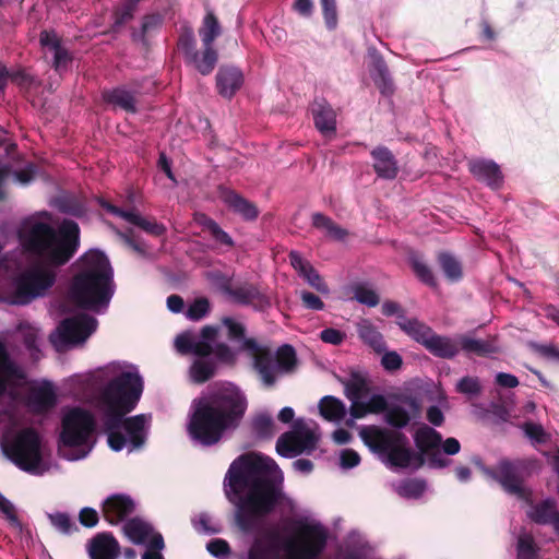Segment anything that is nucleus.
Masks as SVG:
<instances>
[{
  "label": "nucleus",
  "mask_w": 559,
  "mask_h": 559,
  "mask_svg": "<svg viewBox=\"0 0 559 559\" xmlns=\"http://www.w3.org/2000/svg\"><path fill=\"white\" fill-rule=\"evenodd\" d=\"M96 420L93 413L82 407L66 411L61 419L58 453L67 461L85 459L96 443Z\"/></svg>",
  "instance_id": "9d476101"
},
{
  "label": "nucleus",
  "mask_w": 559,
  "mask_h": 559,
  "mask_svg": "<svg viewBox=\"0 0 559 559\" xmlns=\"http://www.w3.org/2000/svg\"><path fill=\"white\" fill-rule=\"evenodd\" d=\"M312 225L334 240H343L347 235L345 229L322 213H314L312 215Z\"/></svg>",
  "instance_id": "58836bf2"
},
{
  "label": "nucleus",
  "mask_w": 559,
  "mask_h": 559,
  "mask_svg": "<svg viewBox=\"0 0 559 559\" xmlns=\"http://www.w3.org/2000/svg\"><path fill=\"white\" fill-rule=\"evenodd\" d=\"M90 559H118L120 546L109 533H99L87 545Z\"/></svg>",
  "instance_id": "393cba45"
},
{
  "label": "nucleus",
  "mask_w": 559,
  "mask_h": 559,
  "mask_svg": "<svg viewBox=\"0 0 559 559\" xmlns=\"http://www.w3.org/2000/svg\"><path fill=\"white\" fill-rule=\"evenodd\" d=\"M381 365L386 371H395L402 366V357L396 352H382Z\"/></svg>",
  "instance_id": "e2e57ef3"
},
{
  "label": "nucleus",
  "mask_w": 559,
  "mask_h": 559,
  "mask_svg": "<svg viewBox=\"0 0 559 559\" xmlns=\"http://www.w3.org/2000/svg\"><path fill=\"white\" fill-rule=\"evenodd\" d=\"M325 25L329 29H335L337 26L336 0H320Z\"/></svg>",
  "instance_id": "5fc2aeb1"
},
{
  "label": "nucleus",
  "mask_w": 559,
  "mask_h": 559,
  "mask_svg": "<svg viewBox=\"0 0 559 559\" xmlns=\"http://www.w3.org/2000/svg\"><path fill=\"white\" fill-rule=\"evenodd\" d=\"M224 202L236 213L246 219H254L258 216L257 207L248 200L241 198L234 191L224 193Z\"/></svg>",
  "instance_id": "4c0bfd02"
},
{
  "label": "nucleus",
  "mask_w": 559,
  "mask_h": 559,
  "mask_svg": "<svg viewBox=\"0 0 559 559\" xmlns=\"http://www.w3.org/2000/svg\"><path fill=\"white\" fill-rule=\"evenodd\" d=\"M360 463L359 454L352 449H344L340 453V466L344 469L353 468Z\"/></svg>",
  "instance_id": "338daca9"
},
{
  "label": "nucleus",
  "mask_w": 559,
  "mask_h": 559,
  "mask_svg": "<svg viewBox=\"0 0 559 559\" xmlns=\"http://www.w3.org/2000/svg\"><path fill=\"white\" fill-rule=\"evenodd\" d=\"M455 390L469 397L477 396L481 392L480 380L477 377H463L457 381Z\"/></svg>",
  "instance_id": "3c124183"
},
{
  "label": "nucleus",
  "mask_w": 559,
  "mask_h": 559,
  "mask_svg": "<svg viewBox=\"0 0 559 559\" xmlns=\"http://www.w3.org/2000/svg\"><path fill=\"white\" fill-rule=\"evenodd\" d=\"M253 431L260 438H270L276 432L275 421L267 414L258 415L252 423Z\"/></svg>",
  "instance_id": "09e8293b"
},
{
  "label": "nucleus",
  "mask_w": 559,
  "mask_h": 559,
  "mask_svg": "<svg viewBox=\"0 0 559 559\" xmlns=\"http://www.w3.org/2000/svg\"><path fill=\"white\" fill-rule=\"evenodd\" d=\"M359 436L371 452L394 468H418L424 463V455L430 467H445L451 461L444 455H454L461 450L457 439L451 437L442 440L441 435L427 425L420 426L414 435L420 453L413 451L408 447V439L397 430L365 426Z\"/></svg>",
  "instance_id": "20e7f679"
},
{
  "label": "nucleus",
  "mask_w": 559,
  "mask_h": 559,
  "mask_svg": "<svg viewBox=\"0 0 559 559\" xmlns=\"http://www.w3.org/2000/svg\"><path fill=\"white\" fill-rule=\"evenodd\" d=\"M396 323L401 330H403L408 336H411L417 343H420L423 346H426L433 332L432 329L425 323L418 321L417 319H407L405 314H400L399 321H396Z\"/></svg>",
  "instance_id": "f704fd0d"
},
{
  "label": "nucleus",
  "mask_w": 559,
  "mask_h": 559,
  "mask_svg": "<svg viewBox=\"0 0 559 559\" xmlns=\"http://www.w3.org/2000/svg\"><path fill=\"white\" fill-rule=\"evenodd\" d=\"M218 332L219 328L206 325L200 333L187 331L175 338L178 353L195 357L190 367V377L197 383H203L214 376V358L225 364H231L236 359L235 350L225 344L216 343Z\"/></svg>",
  "instance_id": "6e6552de"
},
{
  "label": "nucleus",
  "mask_w": 559,
  "mask_h": 559,
  "mask_svg": "<svg viewBox=\"0 0 559 559\" xmlns=\"http://www.w3.org/2000/svg\"><path fill=\"white\" fill-rule=\"evenodd\" d=\"M289 261L299 276H301L312 288L321 294H329V287L325 282L314 270V267L300 255L299 252L292 251L289 253Z\"/></svg>",
  "instance_id": "bb28decb"
},
{
  "label": "nucleus",
  "mask_w": 559,
  "mask_h": 559,
  "mask_svg": "<svg viewBox=\"0 0 559 559\" xmlns=\"http://www.w3.org/2000/svg\"><path fill=\"white\" fill-rule=\"evenodd\" d=\"M5 452L19 468L32 475L41 476L51 468V464L44 457L41 439L32 428L19 431L7 443Z\"/></svg>",
  "instance_id": "9b49d317"
},
{
  "label": "nucleus",
  "mask_w": 559,
  "mask_h": 559,
  "mask_svg": "<svg viewBox=\"0 0 559 559\" xmlns=\"http://www.w3.org/2000/svg\"><path fill=\"white\" fill-rule=\"evenodd\" d=\"M0 511L4 514L9 523L14 527H21V523L15 514V508L11 501H9L0 492Z\"/></svg>",
  "instance_id": "052dcab7"
},
{
  "label": "nucleus",
  "mask_w": 559,
  "mask_h": 559,
  "mask_svg": "<svg viewBox=\"0 0 559 559\" xmlns=\"http://www.w3.org/2000/svg\"><path fill=\"white\" fill-rule=\"evenodd\" d=\"M223 326L233 341L241 342V348L252 358L253 368L265 386H272L278 377L289 373L297 364L296 352L290 345L281 346L274 354L266 345L253 338H245V326L233 318H224Z\"/></svg>",
  "instance_id": "1a4fd4ad"
},
{
  "label": "nucleus",
  "mask_w": 559,
  "mask_h": 559,
  "mask_svg": "<svg viewBox=\"0 0 559 559\" xmlns=\"http://www.w3.org/2000/svg\"><path fill=\"white\" fill-rule=\"evenodd\" d=\"M537 546L534 537L528 533H522L518 537L516 559H537Z\"/></svg>",
  "instance_id": "c03bdc74"
},
{
  "label": "nucleus",
  "mask_w": 559,
  "mask_h": 559,
  "mask_svg": "<svg viewBox=\"0 0 559 559\" xmlns=\"http://www.w3.org/2000/svg\"><path fill=\"white\" fill-rule=\"evenodd\" d=\"M210 278L218 286L219 290L228 296L234 302L240 305H252L254 307H263L267 304L266 298L253 285H242L233 288L230 280L219 273H212Z\"/></svg>",
  "instance_id": "dca6fc26"
},
{
  "label": "nucleus",
  "mask_w": 559,
  "mask_h": 559,
  "mask_svg": "<svg viewBox=\"0 0 559 559\" xmlns=\"http://www.w3.org/2000/svg\"><path fill=\"white\" fill-rule=\"evenodd\" d=\"M179 46L185 53L186 60L202 75H207L214 70L218 59L217 51L214 47L203 46L202 53H199L195 50V41L192 31H189L181 36Z\"/></svg>",
  "instance_id": "2eb2a0df"
},
{
  "label": "nucleus",
  "mask_w": 559,
  "mask_h": 559,
  "mask_svg": "<svg viewBox=\"0 0 559 559\" xmlns=\"http://www.w3.org/2000/svg\"><path fill=\"white\" fill-rule=\"evenodd\" d=\"M283 481V472L269 456L246 454L230 464L224 492L235 508V523L241 532L258 530L283 500L294 510V501L284 496Z\"/></svg>",
  "instance_id": "7ed1b4c3"
},
{
  "label": "nucleus",
  "mask_w": 559,
  "mask_h": 559,
  "mask_svg": "<svg viewBox=\"0 0 559 559\" xmlns=\"http://www.w3.org/2000/svg\"><path fill=\"white\" fill-rule=\"evenodd\" d=\"M119 236L123 239V241L132 248L138 254L143 258H151V252L148 251L146 245L142 241H139L131 237L129 234L120 233Z\"/></svg>",
  "instance_id": "774afa93"
},
{
  "label": "nucleus",
  "mask_w": 559,
  "mask_h": 559,
  "mask_svg": "<svg viewBox=\"0 0 559 559\" xmlns=\"http://www.w3.org/2000/svg\"><path fill=\"white\" fill-rule=\"evenodd\" d=\"M123 532L132 543L138 545H145L147 549L164 548L163 536L158 533H155L148 523L138 518L126 522L123 525Z\"/></svg>",
  "instance_id": "6ab92c4d"
},
{
  "label": "nucleus",
  "mask_w": 559,
  "mask_h": 559,
  "mask_svg": "<svg viewBox=\"0 0 559 559\" xmlns=\"http://www.w3.org/2000/svg\"><path fill=\"white\" fill-rule=\"evenodd\" d=\"M314 126L324 136H331L336 131V112L323 98L316 99L311 105Z\"/></svg>",
  "instance_id": "b1692460"
},
{
  "label": "nucleus",
  "mask_w": 559,
  "mask_h": 559,
  "mask_svg": "<svg viewBox=\"0 0 559 559\" xmlns=\"http://www.w3.org/2000/svg\"><path fill=\"white\" fill-rule=\"evenodd\" d=\"M37 174V167L33 163H28L21 170L14 171L13 177L16 182L25 186L32 182Z\"/></svg>",
  "instance_id": "0e129e2a"
},
{
  "label": "nucleus",
  "mask_w": 559,
  "mask_h": 559,
  "mask_svg": "<svg viewBox=\"0 0 559 559\" xmlns=\"http://www.w3.org/2000/svg\"><path fill=\"white\" fill-rule=\"evenodd\" d=\"M483 472L498 481L510 495L526 498L527 492L523 486L524 467L520 462L501 461L496 471L481 466Z\"/></svg>",
  "instance_id": "4468645a"
},
{
  "label": "nucleus",
  "mask_w": 559,
  "mask_h": 559,
  "mask_svg": "<svg viewBox=\"0 0 559 559\" xmlns=\"http://www.w3.org/2000/svg\"><path fill=\"white\" fill-rule=\"evenodd\" d=\"M425 348L436 357L451 359L459 354L457 336L450 337L432 332Z\"/></svg>",
  "instance_id": "c756f323"
},
{
  "label": "nucleus",
  "mask_w": 559,
  "mask_h": 559,
  "mask_svg": "<svg viewBox=\"0 0 559 559\" xmlns=\"http://www.w3.org/2000/svg\"><path fill=\"white\" fill-rule=\"evenodd\" d=\"M47 212L25 219L19 241L26 254L24 265L13 274L9 293L0 298L8 305L26 306L46 297L55 286L59 269L67 264L80 246L79 225L64 219L57 227Z\"/></svg>",
  "instance_id": "f03ea898"
},
{
  "label": "nucleus",
  "mask_w": 559,
  "mask_h": 559,
  "mask_svg": "<svg viewBox=\"0 0 559 559\" xmlns=\"http://www.w3.org/2000/svg\"><path fill=\"white\" fill-rule=\"evenodd\" d=\"M409 262L416 276L425 284L429 286H436V280L430 267L418 254H412Z\"/></svg>",
  "instance_id": "a18cd8bd"
},
{
  "label": "nucleus",
  "mask_w": 559,
  "mask_h": 559,
  "mask_svg": "<svg viewBox=\"0 0 559 559\" xmlns=\"http://www.w3.org/2000/svg\"><path fill=\"white\" fill-rule=\"evenodd\" d=\"M373 168L377 175L383 179H394L399 167L393 154L383 146L376 147L371 152Z\"/></svg>",
  "instance_id": "7c9ffc66"
},
{
  "label": "nucleus",
  "mask_w": 559,
  "mask_h": 559,
  "mask_svg": "<svg viewBox=\"0 0 559 559\" xmlns=\"http://www.w3.org/2000/svg\"><path fill=\"white\" fill-rule=\"evenodd\" d=\"M114 293V271L106 254L96 249L85 252L79 261V272L69 286V302L78 308L104 313Z\"/></svg>",
  "instance_id": "423d86ee"
},
{
  "label": "nucleus",
  "mask_w": 559,
  "mask_h": 559,
  "mask_svg": "<svg viewBox=\"0 0 559 559\" xmlns=\"http://www.w3.org/2000/svg\"><path fill=\"white\" fill-rule=\"evenodd\" d=\"M71 394L90 403L99 413L111 450L133 452L143 448L151 429L152 415L132 412L143 393V378L136 366L111 361L67 381Z\"/></svg>",
  "instance_id": "f257e3e1"
},
{
  "label": "nucleus",
  "mask_w": 559,
  "mask_h": 559,
  "mask_svg": "<svg viewBox=\"0 0 559 559\" xmlns=\"http://www.w3.org/2000/svg\"><path fill=\"white\" fill-rule=\"evenodd\" d=\"M100 205L108 211L109 213L117 215L128 223H131L141 229H143L145 233L153 235V236H162L166 231V227L157 223L156 221H150L143 216H141L138 212L134 210L130 211H123L115 205H111L110 203L106 201H100Z\"/></svg>",
  "instance_id": "4be33fe9"
},
{
  "label": "nucleus",
  "mask_w": 559,
  "mask_h": 559,
  "mask_svg": "<svg viewBox=\"0 0 559 559\" xmlns=\"http://www.w3.org/2000/svg\"><path fill=\"white\" fill-rule=\"evenodd\" d=\"M439 262L442 271L450 281L456 282L462 277L461 263L453 255L449 253H440Z\"/></svg>",
  "instance_id": "49530a36"
},
{
  "label": "nucleus",
  "mask_w": 559,
  "mask_h": 559,
  "mask_svg": "<svg viewBox=\"0 0 559 559\" xmlns=\"http://www.w3.org/2000/svg\"><path fill=\"white\" fill-rule=\"evenodd\" d=\"M20 333L23 336V343L27 349L31 352L37 350V341H38V333L35 328L28 326V325H21L19 329Z\"/></svg>",
  "instance_id": "680f3d73"
},
{
  "label": "nucleus",
  "mask_w": 559,
  "mask_h": 559,
  "mask_svg": "<svg viewBox=\"0 0 559 559\" xmlns=\"http://www.w3.org/2000/svg\"><path fill=\"white\" fill-rule=\"evenodd\" d=\"M385 418L386 423L394 428H403L411 420L408 413L400 406L391 408L386 413Z\"/></svg>",
  "instance_id": "6e6d98bb"
},
{
  "label": "nucleus",
  "mask_w": 559,
  "mask_h": 559,
  "mask_svg": "<svg viewBox=\"0 0 559 559\" xmlns=\"http://www.w3.org/2000/svg\"><path fill=\"white\" fill-rule=\"evenodd\" d=\"M320 338L326 344L341 345L345 341L346 334L340 330L328 328L320 332Z\"/></svg>",
  "instance_id": "69168bd1"
},
{
  "label": "nucleus",
  "mask_w": 559,
  "mask_h": 559,
  "mask_svg": "<svg viewBox=\"0 0 559 559\" xmlns=\"http://www.w3.org/2000/svg\"><path fill=\"white\" fill-rule=\"evenodd\" d=\"M206 550L216 559H228L230 547L225 539L215 538L206 544Z\"/></svg>",
  "instance_id": "4d7b16f0"
},
{
  "label": "nucleus",
  "mask_w": 559,
  "mask_h": 559,
  "mask_svg": "<svg viewBox=\"0 0 559 559\" xmlns=\"http://www.w3.org/2000/svg\"><path fill=\"white\" fill-rule=\"evenodd\" d=\"M57 404V391L52 382L41 380L31 385L26 394L27 407L36 414H45Z\"/></svg>",
  "instance_id": "a211bd4d"
},
{
  "label": "nucleus",
  "mask_w": 559,
  "mask_h": 559,
  "mask_svg": "<svg viewBox=\"0 0 559 559\" xmlns=\"http://www.w3.org/2000/svg\"><path fill=\"white\" fill-rule=\"evenodd\" d=\"M60 210L73 216H83L85 214V205L83 202L72 198H67L61 201Z\"/></svg>",
  "instance_id": "bf43d9fd"
},
{
  "label": "nucleus",
  "mask_w": 559,
  "mask_h": 559,
  "mask_svg": "<svg viewBox=\"0 0 559 559\" xmlns=\"http://www.w3.org/2000/svg\"><path fill=\"white\" fill-rule=\"evenodd\" d=\"M526 514L528 519L537 524L550 525L559 536V511L555 499L547 498L540 502L532 503Z\"/></svg>",
  "instance_id": "5701e85b"
},
{
  "label": "nucleus",
  "mask_w": 559,
  "mask_h": 559,
  "mask_svg": "<svg viewBox=\"0 0 559 559\" xmlns=\"http://www.w3.org/2000/svg\"><path fill=\"white\" fill-rule=\"evenodd\" d=\"M104 99L106 103L118 107L126 112L134 114L136 111L135 93L127 90L126 87H117L105 92Z\"/></svg>",
  "instance_id": "c9c22d12"
},
{
  "label": "nucleus",
  "mask_w": 559,
  "mask_h": 559,
  "mask_svg": "<svg viewBox=\"0 0 559 559\" xmlns=\"http://www.w3.org/2000/svg\"><path fill=\"white\" fill-rule=\"evenodd\" d=\"M210 301L204 297H200L188 305L185 316L189 320L198 321L204 318L210 312Z\"/></svg>",
  "instance_id": "8fccbe9b"
},
{
  "label": "nucleus",
  "mask_w": 559,
  "mask_h": 559,
  "mask_svg": "<svg viewBox=\"0 0 559 559\" xmlns=\"http://www.w3.org/2000/svg\"><path fill=\"white\" fill-rule=\"evenodd\" d=\"M194 530L203 534H215L218 528L212 525V519L207 513H200L192 519Z\"/></svg>",
  "instance_id": "13d9d810"
},
{
  "label": "nucleus",
  "mask_w": 559,
  "mask_h": 559,
  "mask_svg": "<svg viewBox=\"0 0 559 559\" xmlns=\"http://www.w3.org/2000/svg\"><path fill=\"white\" fill-rule=\"evenodd\" d=\"M246 408L243 393L236 385L226 383L213 395L193 402L188 433L195 443L213 445L225 430L239 424Z\"/></svg>",
  "instance_id": "39448f33"
},
{
  "label": "nucleus",
  "mask_w": 559,
  "mask_h": 559,
  "mask_svg": "<svg viewBox=\"0 0 559 559\" xmlns=\"http://www.w3.org/2000/svg\"><path fill=\"white\" fill-rule=\"evenodd\" d=\"M356 330L364 344L372 348L376 353L380 354L385 350L386 346L383 335L370 320H359L356 323Z\"/></svg>",
  "instance_id": "473e14b6"
},
{
  "label": "nucleus",
  "mask_w": 559,
  "mask_h": 559,
  "mask_svg": "<svg viewBox=\"0 0 559 559\" xmlns=\"http://www.w3.org/2000/svg\"><path fill=\"white\" fill-rule=\"evenodd\" d=\"M139 0H126L114 13L112 31L117 32L126 22L132 19Z\"/></svg>",
  "instance_id": "de8ad7c7"
},
{
  "label": "nucleus",
  "mask_w": 559,
  "mask_h": 559,
  "mask_svg": "<svg viewBox=\"0 0 559 559\" xmlns=\"http://www.w3.org/2000/svg\"><path fill=\"white\" fill-rule=\"evenodd\" d=\"M294 524L298 537L285 542L284 557L280 555L278 538L267 534L255 538L247 555L240 559H321L328 542L326 527L309 511L299 514Z\"/></svg>",
  "instance_id": "0eeeda50"
},
{
  "label": "nucleus",
  "mask_w": 559,
  "mask_h": 559,
  "mask_svg": "<svg viewBox=\"0 0 559 559\" xmlns=\"http://www.w3.org/2000/svg\"><path fill=\"white\" fill-rule=\"evenodd\" d=\"M472 175L492 189H499L503 182V176L499 165L491 159L477 158L468 163Z\"/></svg>",
  "instance_id": "412c9836"
},
{
  "label": "nucleus",
  "mask_w": 559,
  "mask_h": 559,
  "mask_svg": "<svg viewBox=\"0 0 559 559\" xmlns=\"http://www.w3.org/2000/svg\"><path fill=\"white\" fill-rule=\"evenodd\" d=\"M522 429L532 442L546 443L549 440V435L540 424L527 421L523 424Z\"/></svg>",
  "instance_id": "864d4df0"
},
{
  "label": "nucleus",
  "mask_w": 559,
  "mask_h": 559,
  "mask_svg": "<svg viewBox=\"0 0 559 559\" xmlns=\"http://www.w3.org/2000/svg\"><path fill=\"white\" fill-rule=\"evenodd\" d=\"M349 400L352 401V405L349 408V417H346L345 425L349 428L355 426V420L358 418H362L366 416L368 412V406L366 403L358 401V399L352 394H347Z\"/></svg>",
  "instance_id": "603ef678"
},
{
  "label": "nucleus",
  "mask_w": 559,
  "mask_h": 559,
  "mask_svg": "<svg viewBox=\"0 0 559 559\" xmlns=\"http://www.w3.org/2000/svg\"><path fill=\"white\" fill-rule=\"evenodd\" d=\"M459 350L466 354L486 356L497 352V346L491 341L478 340L467 335H457Z\"/></svg>",
  "instance_id": "e433bc0d"
},
{
  "label": "nucleus",
  "mask_w": 559,
  "mask_h": 559,
  "mask_svg": "<svg viewBox=\"0 0 559 559\" xmlns=\"http://www.w3.org/2000/svg\"><path fill=\"white\" fill-rule=\"evenodd\" d=\"M352 290L354 299L361 305L376 307L380 301L378 293L368 284H356L352 287Z\"/></svg>",
  "instance_id": "37998d69"
},
{
  "label": "nucleus",
  "mask_w": 559,
  "mask_h": 559,
  "mask_svg": "<svg viewBox=\"0 0 559 559\" xmlns=\"http://www.w3.org/2000/svg\"><path fill=\"white\" fill-rule=\"evenodd\" d=\"M243 83V74L236 67H222L216 74L218 93L226 98H231Z\"/></svg>",
  "instance_id": "cd10ccee"
},
{
  "label": "nucleus",
  "mask_w": 559,
  "mask_h": 559,
  "mask_svg": "<svg viewBox=\"0 0 559 559\" xmlns=\"http://www.w3.org/2000/svg\"><path fill=\"white\" fill-rule=\"evenodd\" d=\"M24 369L14 361L0 342V394L13 395L25 381Z\"/></svg>",
  "instance_id": "f3484780"
},
{
  "label": "nucleus",
  "mask_w": 559,
  "mask_h": 559,
  "mask_svg": "<svg viewBox=\"0 0 559 559\" xmlns=\"http://www.w3.org/2000/svg\"><path fill=\"white\" fill-rule=\"evenodd\" d=\"M316 424L305 419H297L293 429L283 433L276 441V452L287 459L297 456L304 452L314 450L318 436L316 433Z\"/></svg>",
  "instance_id": "ddd939ff"
},
{
  "label": "nucleus",
  "mask_w": 559,
  "mask_h": 559,
  "mask_svg": "<svg viewBox=\"0 0 559 559\" xmlns=\"http://www.w3.org/2000/svg\"><path fill=\"white\" fill-rule=\"evenodd\" d=\"M135 509V502L124 493H114L106 498L102 511L106 521L118 524L124 521Z\"/></svg>",
  "instance_id": "aec40b11"
},
{
  "label": "nucleus",
  "mask_w": 559,
  "mask_h": 559,
  "mask_svg": "<svg viewBox=\"0 0 559 559\" xmlns=\"http://www.w3.org/2000/svg\"><path fill=\"white\" fill-rule=\"evenodd\" d=\"M399 496L407 499L420 498L427 489V484L421 479H406L394 486Z\"/></svg>",
  "instance_id": "a19ab883"
},
{
  "label": "nucleus",
  "mask_w": 559,
  "mask_h": 559,
  "mask_svg": "<svg viewBox=\"0 0 559 559\" xmlns=\"http://www.w3.org/2000/svg\"><path fill=\"white\" fill-rule=\"evenodd\" d=\"M320 415L328 421L340 425L345 423L347 408L346 405L337 397L332 395L323 396L319 402Z\"/></svg>",
  "instance_id": "72a5a7b5"
},
{
  "label": "nucleus",
  "mask_w": 559,
  "mask_h": 559,
  "mask_svg": "<svg viewBox=\"0 0 559 559\" xmlns=\"http://www.w3.org/2000/svg\"><path fill=\"white\" fill-rule=\"evenodd\" d=\"M369 57L371 58L370 75L372 80L378 85L382 94L391 93L392 81L383 58L376 49L369 50Z\"/></svg>",
  "instance_id": "2f4dec72"
},
{
  "label": "nucleus",
  "mask_w": 559,
  "mask_h": 559,
  "mask_svg": "<svg viewBox=\"0 0 559 559\" xmlns=\"http://www.w3.org/2000/svg\"><path fill=\"white\" fill-rule=\"evenodd\" d=\"M98 321L86 313L64 319L57 331L51 334L50 341L58 352L84 344L96 331Z\"/></svg>",
  "instance_id": "f8f14e48"
},
{
  "label": "nucleus",
  "mask_w": 559,
  "mask_h": 559,
  "mask_svg": "<svg viewBox=\"0 0 559 559\" xmlns=\"http://www.w3.org/2000/svg\"><path fill=\"white\" fill-rule=\"evenodd\" d=\"M334 559H379L374 549L357 534H352Z\"/></svg>",
  "instance_id": "a878e982"
},
{
  "label": "nucleus",
  "mask_w": 559,
  "mask_h": 559,
  "mask_svg": "<svg viewBox=\"0 0 559 559\" xmlns=\"http://www.w3.org/2000/svg\"><path fill=\"white\" fill-rule=\"evenodd\" d=\"M203 46L214 47V40L221 34V26L213 13H207L203 19L202 27L199 31Z\"/></svg>",
  "instance_id": "ea45409f"
},
{
  "label": "nucleus",
  "mask_w": 559,
  "mask_h": 559,
  "mask_svg": "<svg viewBox=\"0 0 559 559\" xmlns=\"http://www.w3.org/2000/svg\"><path fill=\"white\" fill-rule=\"evenodd\" d=\"M47 518L52 527L63 535H70L78 531V526L72 518L66 512L47 513Z\"/></svg>",
  "instance_id": "79ce46f5"
},
{
  "label": "nucleus",
  "mask_w": 559,
  "mask_h": 559,
  "mask_svg": "<svg viewBox=\"0 0 559 559\" xmlns=\"http://www.w3.org/2000/svg\"><path fill=\"white\" fill-rule=\"evenodd\" d=\"M39 41L43 48L52 52L53 67L57 71L64 69L71 61L70 53L60 45L59 37L55 32L43 31L40 33Z\"/></svg>",
  "instance_id": "c85d7f7f"
}]
</instances>
